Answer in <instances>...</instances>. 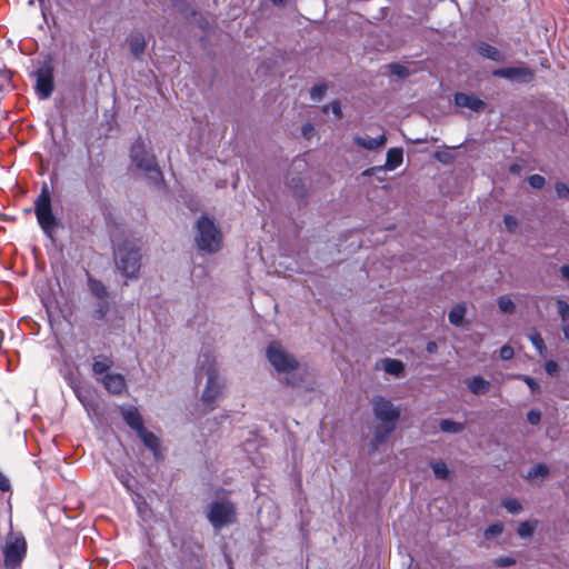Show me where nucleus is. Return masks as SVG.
<instances>
[{
  "label": "nucleus",
  "instance_id": "nucleus-18",
  "mask_svg": "<svg viewBox=\"0 0 569 569\" xmlns=\"http://www.w3.org/2000/svg\"><path fill=\"white\" fill-rule=\"evenodd\" d=\"M468 389L475 395H483L490 388V382L481 376H475L467 380Z\"/></svg>",
  "mask_w": 569,
  "mask_h": 569
},
{
  "label": "nucleus",
  "instance_id": "nucleus-14",
  "mask_svg": "<svg viewBox=\"0 0 569 569\" xmlns=\"http://www.w3.org/2000/svg\"><path fill=\"white\" fill-rule=\"evenodd\" d=\"M102 383L109 392L114 395H119L126 389V380L119 373H107L102 378Z\"/></svg>",
  "mask_w": 569,
  "mask_h": 569
},
{
  "label": "nucleus",
  "instance_id": "nucleus-32",
  "mask_svg": "<svg viewBox=\"0 0 569 569\" xmlns=\"http://www.w3.org/2000/svg\"><path fill=\"white\" fill-rule=\"evenodd\" d=\"M327 91V86L325 83L316 84L312 87L310 91V97L313 101H320Z\"/></svg>",
  "mask_w": 569,
  "mask_h": 569
},
{
  "label": "nucleus",
  "instance_id": "nucleus-4",
  "mask_svg": "<svg viewBox=\"0 0 569 569\" xmlns=\"http://www.w3.org/2000/svg\"><path fill=\"white\" fill-rule=\"evenodd\" d=\"M117 266L121 272L128 277H137L140 269V248L134 241H124L117 244L114 249Z\"/></svg>",
  "mask_w": 569,
  "mask_h": 569
},
{
  "label": "nucleus",
  "instance_id": "nucleus-8",
  "mask_svg": "<svg viewBox=\"0 0 569 569\" xmlns=\"http://www.w3.org/2000/svg\"><path fill=\"white\" fill-rule=\"evenodd\" d=\"M54 89L53 68L44 63L36 72V91L40 99H48Z\"/></svg>",
  "mask_w": 569,
  "mask_h": 569
},
{
  "label": "nucleus",
  "instance_id": "nucleus-31",
  "mask_svg": "<svg viewBox=\"0 0 569 569\" xmlns=\"http://www.w3.org/2000/svg\"><path fill=\"white\" fill-rule=\"evenodd\" d=\"M498 306L499 309L505 313H512L516 309L513 301L507 296H501L498 299Z\"/></svg>",
  "mask_w": 569,
  "mask_h": 569
},
{
  "label": "nucleus",
  "instance_id": "nucleus-30",
  "mask_svg": "<svg viewBox=\"0 0 569 569\" xmlns=\"http://www.w3.org/2000/svg\"><path fill=\"white\" fill-rule=\"evenodd\" d=\"M440 429L443 432L458 433L463 430V425L449 419H445L440 422Z\"/></svg>",
  "mask_w": 569,
  "mask_h": 569
},
{
  "label": "nucleus",
  "instance_id": "nucleus-20",
  "mask_svg": "<svg viewBox=\"0 0 569 569\" xmlns=\"http://www.w3.org/2000/svg\"><path fill=\"white\" fill-rule=\"evenodd\" d=\"M138 436L144 443V446L148 447L150 450H152L154 453V457L158 458L159 439L157 438V436H154L152 432L146 430V428H143L141 431H139Z\"/></svg>",
  "mask_w": 569,
  "mask_h": 569
},
{
  "label": "nucleus",
  "instance_id": "nucleus-50",
  "mask_svg": "<svg viewBox=\"0 0 569 569\" xmlns=\"http://www.w3.org/2000/svg\"><path fill=\"white\" fill-rule=\"evenodd\" d=\"M560 272H561L563 278L569 280V264L562 266L560 268Z\"/></svg>",
  "mask_w": 569,
  "mask_h": 569
},
{
  "label": "nucleus",
  "instance_id": "nucleus-39",
  "mask_svg": "<svg viewBox=\"0 0 569 569\" xmlns=\"http://www.w3.org/2000/svg\"><path fill=\"white\" fill-rule=\"evenodd\" d=\"M529 184L535 189H540L545 184V178L540 174H532L528 179Z\"/></svg>",
  "mask_w": 569,
  "mask_h": 569
},
{
  "label": "nucleus",
  "instance_id": "nucleus-3",
  "mask_svg": "<svg viewBox=\"0 0 569 569\" xmlns=\"http://www.w3.org/2000/svg\"><path fill=\"white\" fill-rule=\"evenodd\" d=\"M196 244L208 253L217 252L222 246V234L216 223L203 216L197 221Z\"/></svg>",
  "mask_w": 569,
  "mask_h": 569
},
{
  "label": "nucleus",
  "instance_id": "nucleus-28",
  "mask_svg": "<svg viewBox=\"0 0 569 569\" xmlns=\"http://www.w3.org/2000/svg\"><path fill=\"white\" fill-rule=\"evenodd\" d=\"M549 472L548 467L545 463H538L533 466L527 473V478L529 480H535L537 478H545Z\"/></svg>",
  "mask_w": 569,
  "mask_h": 569
},
{
  "label": "nucleus",
  "instance_id": "nucleus-2",
  "mask_svg": "<svg viewBox=\"0 0 569 569\" xmlns=\"http://www.w3.org/2000/svg\"><path fill=\"white\" fill-rule=\"evenodd\" d=\"M198 363L199 369L196 373V378L200 379L203 375L207 377V383L201 396V401L209 408V410H212L214 408V402L222 396L224 381L218 373L212 355H202L199 358Z\"/></svg>",
  "mask_w": 569,
  "mask_h": 569
},
{
  "label": "nucleus",
  "instance_id": "nucleus-49",
  "mask_svg": "<svg viewBox=\"0 0 569 569\" xmlns=\"http://www.w3.org/2000/svg\"><path fill=\"white\" fill-rule=\"evenodd\" d=\"M312 131H313V127H312V124H310V123H307V124H305V126L302 127V133H303V136H305L306 138H309V137H310V134L312 133Z\"/></svg>",
  "mask_w": 569,
  "mask_h": 569
},
{
  "label": "nucleus",
  "instance_id": "nucleus-51",
  "mask_svg": "<svg viewBox=\"0 0 569 569\" xmlns=\"http://www.w3.org/2000/svg\"><path fill=\"white\" fill-rule=\"evenodd\" d=\"M562 331H563L565 338L569 341V323H565L562 326Z\"/></svg>",
  "mask_w": 569,
  "mask_h": 569
},
{
  "label": "nucleus",
  "instance_id": "nucleus-37",
  "mask_svg": "<svg viewBox=\"0 0 569 569\" xmlns=\"http://www.w3.org/2000/svg\"><path fill=\"white\" fill-rule=\"evenodd\" d=\"M557 307L559 316L566 321L569 318V305L565 300L558 299Z\"/></svg>",
  "mask_w": 569,
  "mask_h": 569
},
{
  "label": "nucleus",
  "instance_id": "nucleus-38",
  "mask_svg": "<svg viewBox=\"0 0 569 569\" xmlns=\"http://www.w3.org/2000/svg\"><path fill=\"white\" fill-rule=\"evenodd\" d=\"M109 309L108 302L102 301L98 305V308L93 312L94 319L101 320L104 318Z\"/></svg>",
  "mask_w": 569,
  "mask_h": 569
},
{
  "label": "nucleus",
  "instance_id": "nucleus-13",
  "mask_svg": "<svg viewBox=\"0 0 569 569\" xmlns=\"http://www.w3.org/2000/svg\"><path fill=\"white\" fill-rule=\"evenodd\" d=\"M403 161V151L402 149L400 148H391L388 150L387 152V160H386V164L385 167H378V168H372V169H369L367 171H365V174H369L371 171L378 169V170H382V169H387V170H395L397 169Z\"/></svg>",
  "mask_w": 569,
  "mask_h": 569
},
{
  "label": "nucleus",
  "instance_id": "nucleus-43",
  "mask_svg": "<svg viewBox=\"0 0 569 569\" xmlns=\"http://www.w3.org/2000/svg\"><path fill=\"white\" fill-rule=\"evenodd\" d=\"M527 419L531 425H537L541 419V412L539 410H530L527 415Z\"/></svg>",
  "mask_w": 569,
  "mask_h": 569
},
{
  "label": "nucleus",
  "instance_id": "nucleus-47",
  "mask_svg": "<svg viewBox=\"0 0 569 569\" xmlns=\"http://www.w3.org/2000/svg\"><path fill=\"white\" fill-rule=\"evenodd\" d=\"M10 489V481L9 479L0 472V490L7 491Z\"/></svg>",
  "mask_w": 569,
  "mask_h": 569
},
{
  "label": "nucleus",
  "instance_id": "nucleus-19",
  "mask_svg": "<svg viewBox=\"0 0 569 569\" xmlns=\"http://www.w3.org/2000/svg\"><path fill=\"white\" fill-rule=\"evenodd\" d=\"M383 370L392 376L401 377L405 371V366L400 360L387 358L382 360Z\"/></svg>",
  "mask_w": 569,
  "mask_h": 569
},
{
  "label": "nucleus",
  "instance_id": "nucleus-44",
  "mask_svg": "<svg viewBox=\"0 0 569 569\" xmlns=\"http://www.w3.org/2000/svg\"><path fill=\"white\" fill-rule=\"evenodd\" d=\"M556 192L560 198H566L569 196V188L566 183L558 182L556 184Z\"/></svg>",
  "mask_w": 569,
  "mask_h": 569
},
{
  "label": "nucleus",
  "instance_id": "nucleus-11",
  "mask_svg": "<svg viewBox=\"0 0 569 569\" xmlns=\"http://www.w3.org/2000/svg\"><path fill=\"white\" fill-rule=\"evenodd\" d=\"M492 74L497 78L520 81H529L533 77L532 71L525 66L496 69Z\"/></svg>",
  "mask_w": 569,
  "mask_h": 569
},
{
  "label": "nucleus",
  "instance_id": "nucleus-5",
  "mask_svg": "<svg viewBox=\"0 0 569 569\" xmlns=\"http://www.w3.org/2000/svg\"><path fill=\"white\" fill-rule=\"evenodd\" d=\"M130 158L132 164L140 171L144 172L149 179L158 182L161 172L156 163L154 156L146 148L144 142L138 139L131 147Z\"/></svg>",
  "mask_w": 569,
  "mask_h": 569
},
{
  "label": "nucleus",
  "instance_id": "nucleus-10",
  "mask_svg": "<svg viewBox=\"0 0 569 569\" xmlns=\"http://www.w3.org/2000/svg\"><path fill=\"white\" fill-rule=\"evenodd\" d=\"M26 540L22 537L16 538L12 542L8 543L4 549V563L7 568L13 569L23 559L26 555Z\"/></svg>",
  "mask_w": 569,
  "mask_h": 569
},
{
  "label": "nucleus",
  "instance_id": "nucleus-25",
  "mask_svg": "<svg viewBox=\"0 0 569 569\" xmlns=\"http://www.w3.org/2000/svg\"><path fill=\"white\" fill-rule=\"evenodd\" d=\"M528 339L531 341L532 346L536 348L538 353L541 357H545L547 353V347L541 335L537 331H533L528 335Z\"/></svg>",
  "mask_w": 569,
  "mask_h": 569
},
{
  "label": "nucleus",
  "instance_id": "nucleus-34",
  "mask_svg": "<svg viewBox=\"0 0 569 569\" xmlns=\"http://www.w3.org/2000/svg\"><path fill=\"white\" fill-rule=\"evenodd\" d=\"M503 507L510 512V513H518L521 511L522 507L520 502L517 499H506L502 502Z\"/></svg>",
  "mask_w": 569,
  "mask_h": 569
},
{
  "label": "nucleus",
  "instance_id": "nucleus-45",
  "mask_svg": "<svg viewBox=\"0 0 569 569\" xmlns=\"http://www.w3.org/2000/svg\"><path fill=\"white\" fill-rule=\"evenodd\" d=\"M521 380L525 381L532 392L539 390V385L529 376H520Z\"/></svg>",
  "mask_w": 569,
  "mask_h": 569
},
{
  "label": "nucleus",
  "instance_id": "nucleus-23",
  "mask_svg": "<svg viewBox=\"0 0 569 569\" xmlns=\"http://www.w3.org/2000/svg\"><path fill=\"white\" fill-rule=\"evenodd\" d=\"M112 366V360L104 356H98L93 359L92 371L94 375L106 373Z\"/></svg>",
  "mask_w": 569,
  "mask_h": 569
},
{
  "label": "nucleus",
  "instance_id": "nucleus-36",
  "mask_svg": "<svg viewBox=\"0 0 569 569\" xmlns=\"http://www.w3.org/2000/svg\"><path fill=\"white\" fill-rule=\"evenodd\" d=\"M389 70L392 74L398 76L400 78H405L409 74L408 69L399 63L389 64Z\"/></svg>",
  "mask_w": 569,
  "mask_h": 569
},
{
  "label": "nucleus",
  "instance_id": "nucleus-1",
  "mask_svg": "<svg viewBox=\"0 0 569 569\" xmlns=\"http://www.w3.org/2000/svg\"><path fill=\"white\" fill-rule=\"evenodd\" d=\"M267 359L273 369L282 375L283 381L292 387L299 385L302 379L298 360L288 352L279 342L272 341L267 348Z\"/></svg>",
  "mask_w": 569,
  "mask_h": 569
},
{
  "label": "nucleus",
  "instance_id": "nucleus-24",
  "mask_svg": "<svg viewBox=\"0 0 569 569\" xmlns=\"http://www.w3.org/2000/svg\"><path fill=\"white\" fill-rule=\"evenodd\" d=\"M478 52L485 58H488L493 61H500L501 60V53L497 48L493 46H490L488 43H481L478 46Z\"/></svg>",
  "mask_w": 569,
  "mask_h": 569
},
{
  "label": "nucleus",
  "instance_id": "nucleus-22",
  "mask_svg": "<svg viewBox=\"0 0 569 569\" xmlns=\"http://www.w3.org/2000/svg\"><path fill=\"white\" fill-rule=\"evenodd\" d=\"M129 47H130V51L132 52V54L136 57H139L140 54L143 53L144 48H146L144 37L140 33L131 36V38L129 40Z\"/></svg>",
  "mask_w": 569,
  "mask_h": 569
},
{
  "label": "nucleus",
  "instance_id": "nucleus-27",
  "mask_svg": "<svg viewBox=\"0 0 569 569\" xmlns=\"http://www.w3.org/2000/svg\"><path fill=\"white\" fill-rule=\"evenodd\" d=\"M430 466L436 478L445 480L449 477V469L443 461H432Z\"/></svg>",
  "mask_w": 569,
  "mask_h": 569
},
{
  "label": "nucleus",
  "instance_id": "nucleus-41",
  "mask_svg": "<svg viewBox=\"0 0 569 569\" xmlns=\"http://www.w3.org/2000/svg\"><path fill=\"white\" fill-rule=\"evenodd\" d=\"M505 224L508 231L513 232L518 226V220L513 216H505Z\"/></svg>",
  "mask_w": 569,
  "mask_h": 569
},
{
  "label": "nucleus",
  "instance_id": "nucleus-7",
  "mask_svg": "<svg viewBox=\"0 0 569 569\" xmlns=\"http://www.w3.org/2000/svg\"><path fill=\"white\" fill-rule=\"evenodd\" d=\"M207 517L213 528L220 530L236 521V508L230 500H214L208 508Z\"/></svg>",
  "mask_w": 569,
  "mask_h": 569
},
{
  "label": "nucleus",
  "instance_id": "nucleus-53",
  "mask_svg": "<svg viewBox=\"0 0 569 569\" xmlns=\"http://www.w3.org/2000/svg\"><path fill=\"white\" fill-rule=\"evenodd\" d=\"M274 4H282L286 0H270Z\"/></svg>",
  "mask_w": 569,
  "mask_h": 569
},
{
  "label": "nucleus",
  "instance_id": "nucleus-46",
  "mask_svg": "<svg viewBox=\"0 0 569 569\" xmlns=\"http://www.w3.org/2000/svg\"><path fill=\"white\" fill-rule=\"evenodd\" d=\"M496 563L499 567H508V566L513 565L515 560L512 558H509V557H500V558L496 559Z\"/></svg>",
  "mask_w": 569,
  "mask_h": 569
},
{
  "label": "nucleus",
  "instance_id": "nucleus-52",
  "mask_svg": "<svg viewBox=\"0 0 569 569\" xmlns=\"http://www.w3.org/2000/svg\"><path fill=\"white\" fill-rule=\"evenodd\" d=\"M427 350H428V352H435V351L437 350V345H436V342H429V343L427 345Z\"/></svg>",
  "mask_w": 569,
  "mask_h": 569
},
{
  "label": "nucleus",
  "instance_id": "nucleus-15",
  "mask_svg": "<svg viewBox=\"0 0 569 569\" xmlns=\"http://www.w3.org/2000/svg\"><path fill=\"white\" fill-rule=\"evenodd\" d=\"M123 420L137 432L141 431L143 427L142 417L136 407H128L121 409Z\"/></svg>",
  "mask_w": 569,
  "mask_h": 569
},
{
  "label": "nucleus",
  "instance_id": "nucleus-12",
  "mask_svg": "<svg viewBox=\"0 0 569 569\" xmlns=\"http://www.w3.org/2000/svg\"><path fill=\"white\" fill-rule=\"evenodd\" d=\"M455 103L459 108H468L471 111H481L485 109L486 103L472 93L459 92L455 96Z\"/></svg>",
  "mask_w": 569,
  "mask_h": 569
},
{
  "label": "nucleus",
  "instance_id": "nucleus-42",
  "mask_svg": "<svg viewBox=\"0 0 569 569\" xmlns=\"http://www.w3.org/2000/svg\"><path fill=\"white\" fill-rule=\"evenodd\" d=\"M500 358L502 360H509L513 357L515 352L513 349L510 346H503L500 351Z\"/></svg>",
  "mask_w": 569,
  "mask_h": 569
},
{
  "label": "nucleus",
  "instance_id": "nucleus-48",
  "mask_svg": "<svg viewBox=\"0 0 569 569\" xmlns=\"http://www.w3.org/2000/svg\"><path fill=\"white\" fill-rule=\"evenodd\" d=\"M117 477L119 478V480L121 481V483L127 488V489H130L131 486H130V476L129 475H124V473H120V475H117Z\"/></svg>",
  "mask_w": 569,
  "mask_h": 569
},
{
  "label": "nucleus",
  "instance_id": "nucleus-21",
  "mask_svg": "<svg viewBox=\"0 0 569 569\" xmlns=\"http://www.w3.org/2000/svg\"><path fill=\"white\" fill-rule=\"evenodd\" d=\"M466 312L467 308L465 303L455 306L448 315L449 322L457 327L462 326Z\"/></svg>",
  "mask_w": 569,
  "mask_h": 569
},
{
  "label": "nucleus",
  "instance_id": "nucleus-6",
  "mask_svg": "<svg viewBox=\"0 0 569 569\" xmlns=\"http://www.w3.org/2000/svg\"><path fill=\"white\" fill-rule=\"evenodd\" d=\"M34 212L42 231L52 239L57 221L52 213L51 197L47 186L42 188L41 193L34 201Z\"/></svg>",
  "mask_w": 569,
  "mask_h": 569
},
{
  "label": "nucleus",
  "instance_id": "nucleus-33",
  "mask_svg": "<svg viewBox=\"0 0 569 569\" xmlns=\"http://www.w3.org/2000/svg\"><path fill=\"white\" fill-rule=\"evenodd\" d=\"M322 111L325 113H328L329 111H331L337 119H340L342 117L341 106H340V102L337 100L325 106Z\"/></svg>",
  "mask_w": 569,
  "mask_h": 569
},
{
  "label": "nucleus",
  "instance_id": "nucleus-29",
  "mask_svg": "<svg viewBox=\"0 0 569 569\" xmlns=\"http://www.w3.org/2000/svg\"><path fill=\"white\" fill-rule=\"evenodd\" d=\"M537 520L521 522L518 527V535L522 538H528L532 536L533 531L537 528Z\"/></svg>",
  "mask_w": 569,
  "mask_h": 569
},
{
  "label": "nucleus",
  "instance_id": "nucleus-17",
  "mask_svg": "<svg viewBox=\"0 0 569 569\" xmlns=\"http://www.w3.org/2000/svg\"><path fill=\"white\" fill-rule=\"evenodd\" d=\"M353 141L356 144L367 150H375L386 144L387 137L385 134H380L379 137L376 138L356 136L353 138Z\"/></svg>",
  "mask_w": 569,
  "mask_h": 569
},
{
  "label": "nucleus",
  "instance_id": "nucleus-26",
  "mask_svg": "<svg viewBox=\"0 0 569 569\" xmlns=\"http://www.w3.org/2000/svg\"><path fill=\"white\" fill-rule=\"evenodd\" d=\"M90 291L99 299H104L108 296L104 284L96 279H89Z\"/></svg>",
  "mask_w": 569,
  "mask_h": 569
},
{
  "label": "nucleus",
  "instance_id": "nucleus-40",
  "mask_svg": "<svg viewBox=\"0 0 569 569\" xmlns=\"http://www.w3.org/2000/svg\"><path fill=\"white\" fill-rule=\"evenodd\" d=\"M545 370L549 376H556L559 371V366L555 360H548L545 365Z\"/></svg>",
  "mask_w": 569,
  "mask_h": 569
},
{
  "label": "nucleus",
  "instance_id": "nucleus-16",
  "mask_svg": "<svg viewBox=\"0 0 569 569\" xmlns=\"http://www.w3.org/2000/svg\"><path fill=\"white\" fill-rule=\"evenodd\" d=\"M395 428V423L388 422H382L381 425L377 426L372 438L373 449H377L381 443L386 442Z\"/></svg>",
  "mask_w": 569,
  "mask_h": 569
},
{
  "label": "nucleus",
  "instance_id": "nucleus-35",
  "mask_svg": "<svg viewBox=\"0 0 569 569\" xmlns=\"http://www.w3.org/2000/svg\"><path fill=\"white\" fill-rule=\"evenodd\" d=\"M503 530V526L500 522L493 523L487 528L485 531V537L487 539L493 538L496 536H499Z\"/></svg>",
  "mask_w": 569,
  "mask_h": 569
},
{
  "label": "nucleus",
  "instance_id": "nucleus-9",
  "mask_svg": "<svg viewBox=\"0 0 569 569\" xmlns=\"http://www.w3.org/2000/svg\"><path fill=\"white\" fill-rule=\"evenodd\" d=\"M372 409L376 418L381 422L395 423L400 417V411L392 402L383 397H376L372 400Z\"/></svg>",
  "mask_w": 569,
  "mask_h": 569
}]
</instances>
